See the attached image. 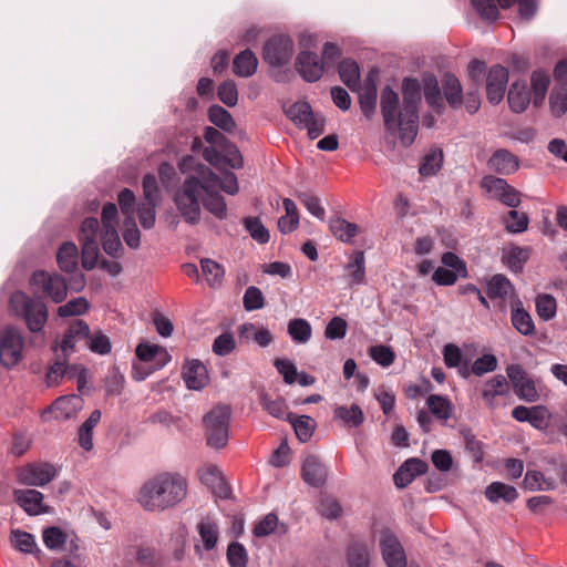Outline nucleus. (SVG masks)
<instances>
[{
	"label": "nucleus",
	"instance_id": "nucleus-34",
	"mask_svg": "<svg viewBox=\"0 0 567 567\" xmlns=\"http://www.w3.org/2000/svg\"><path fill=\"white\" fill-rule=\"evenodd\" d=\"M355 92H359V103L363 115L367 118H371L374 115L377 109L378 93L374 82L369 79L364 86H360V89Z\"/></svg>",
	"mask_w": 567,
	"mask_h": 567
},
{
	"label": "nucleus",
	"instance_id": "nucleus-54",
	"mask_svg": "<svg viewBox=\"0 0 567 567\" xmlns=\"http://www.w3.org/2000/svg\"><path fill=\"white\" fill-rule=\"evenodd\" d=\"M9 542L13 548L23 554L37 555L40 553L33 534H10Z\"/></svg>",
	"mask_w": 567,
	"mask_h": 567
},
{
	"label": "nucleus",
	"instance_id": "nucleus-6",
	"mask_svg": "<svg viewBox=\"0 0 567 567\" xmlns=\"http://www.w3.org/2000/svg\"><path fill=\"white\" fill-rule=\"evenodd\" d=\"M24 346V337L18 328H3L0 331V364L7 369L16 367L23 358Z\"/></svg>",
	"mask_w": 567,
	"mask_h": 567
},
{
	"label": "nucleus",
	"instance_id": "nucleus-46",
	"mask_svg": "<svg viewBox=\"0 0 567 567\" xmlns=\"http://www.w3.org/2000/svg\"><path fill=\"white\" fill-rule=\"evenodd\" d=\"M101 239L103 250L111 257H120L123 247L116 227L102 228Z\"/></svg>",
	"mask_w": 567,
	"mask_h": 567
},
{
	"label": "nucleus",
	"instance_id": "nucleus-13",
	"mask_svg": "<svg viewBox=\"0 0 567 567\" xmlns=\"http://www.w3.org/2000/svg\"><path fill=\"white\" fill-rule=\"evenodd\" d=\"M83 399L80 395L71 394L61 396L43 412L42 417L49 420V415H53L55 420H69L74 417L83 409Z\"/></svg>",
	"mask_w": 567,
	"mask_h": 567
},
{
	"label": "nucleus",
	"instance_id": "nucleus-55",
	"mask_svg": "<svg viewBox=\"0 0 567 567\" xmlns=\"http://www.w3.org/2000/svg\"><path fill=\"white\" fill-rule=\"evenodd\" d=\"M203 275L210 287H217L224 278V268L216 261L206 258L200 261Z\"/></svg>",
	"mask_w": 567,
	"mask_h": 567
},
{
	"label": "nucleus",
	"instance_id": "nucleus-4",
	"mask_svg": "<svg viewBox=\"0 0 567 567\" xmlns=\"http://www.w3.org/2000/svg\"><path fill=\"white\" fill-rule=\"evenodd\" d=\"M202 178H186L174 196V203L187 224L196 225L200 219L199 197L202 195Z\"/></svg>",
	"mask_w": 567,
	"mask_h": 567
},
{
	"label": "nucleus",
	"instance_id": "nucleus-48",
	"mask_svg": "<svg viewBox=\"0 0 567 567\" xmlns=\"http://www.w3.org/2000/svg\"><path fill=\"white\" fill-rule=\"evenodd\" d=\"M349 274V285H362L365 281V260L363 251L354 254L353 259L347 265Z\"/></svg>",
	"mask_w": 567,
	"mask_h": 567
},
{
	"label": "nucleus",
	"instance_id": "nucleus-25",
	"mask_svg": "<svg viewBox=\"0 0 567 567\" xmlns=\"http://www.w3.org/2000/svg\"><path fill=\"white\" fill-rule=\"evenodd\" d=\"M44 545L61 553L73 554L79 549L76 534H43Z\"/></svg>",
	"mask_w": 567,
	"mask_h": 567
},
{
	"label": "nucleus",
	"instance_id": "nucleus-2",
	"mask_svg": "<svg viewBox=\"0 0 567 567\" xmlns=\"http://www.w3.org/2000/svg\"><path fill=\"white\" fill-rule=\"evenodd\" d=\"M187 495V481L176 472L158 473L143 483L137 503L147 512L162 513L177 506Z\"/></svg>",
	"mask_w": 567,
	"mask_h": 567
},
{
	"label": "nucleus",
	"instance_id": "nucleus-49",
	"mask_svg": "<svg viewBox=\"0 0 567 567\" xmlns=\"http://www.w3.org/2000/svg\"><path fill=\"white\" fill-rule=\"evenodd\" d=\"M86 341V347L90 351L104 355L110 353L112 346L109 337L104 334L102 331H93L89 330L87 336L83 338Z\"/></svg>",
	"mask_w": 567,
	"mask_h": 567
},
{
	"label": "nucleus",
	"instance_id": "nucleus-29",
	"mask_svg": "<svg viewBox=\"0 0 567 567\" xmlns=\"http://www.w3.org/2000/svg\"><path fill=\"white\" fill-rule=\"evenodd\" d=\"M444 99L452 109H458L463 103V89L460 80L452 73H445L442 79Z\"/></svg>",
	"mask_w": 567,
	"mask_h": 567
},
{
	"label": "nucleus",
	"instance_id": "nucleus-28",
	"mask_svg": "<svg viewBox=\"0 0 567 567\" xmlns=\"http://www.w3.org/2000/svg\"><path fill=\"white\" fill-rule=\"evenodd\" d=\"M512 306V324L524 336H530L535 331V326L530 315L523 308L520 299H514Z\"/></svg>",
	"mask_w": 567,
	"mask_h": 567
},
{
	"label": "nucleus",
	"instance_id": "nucleus-56",
	"mask_svg": "<svg viewBox=\"0 0 567 567\" xmlns=\"http://www.w3.org/2000/svg\"><path fill=\"white\" fill-rule=\"evenodd\" d=\"M505 229L512 234H519L527 229L529 224V218L527 214L520 213L518 210L512 209L508 212L507 216L504 218Z\"/></svg>",
	"mask_w": 567,
	"mask_h": 567
},
{
	"label": "nucleus",
	"instance_id": "nucleus-47",
	"mask_svg": "<svg viewBox=\"0 0 567 567\" xmlns=\"http://www.w3.org/2000/svg\"><path fill=\"white\" fill-rule=\"evenodd\" d=\"M289 422L292 424L297 437L301 442H307L313 434L316 422L308 415L292 416L289 415Z\"/></svg>",
	"mask_w": 567,
	"mask_h": 567
},
{
	"label": "nucleus",
	"instance_id": "nucleus-21",
	"mask_svg": "<svg viewBox=\"0 0 567 567\" xmlns=\"http://www.w3.org/2000/svg\"><path fill=\"white\" fill-rule=\"evenodd\" d=\"M183 379L188 389L202 390L208 383L207 369L200 361L192 360L183 368Z\"/></svg>",
	"mask_w": 567,
	"mask_h": 567
},
{
	"label": "nucleus",
	"instance_id": "nucleus-11",
	"mask_svg": "<svg viewBox=\"0 0 567 567\" xmlns=\"http://www.w3.org/2000/svg\"><path fill=\"white\" fill-rule=\"evenodd\" d=\"M56 468L49 463L29 464L19 472V482L28 486L42 487L54 480Z\"/></svg>",
	"mask_w": 567,
	"mask_h": 567
},
{
	"label": "nucleus",
	"instance_id": "nucleus-16",
	"mask_svg": "<svg viewBox=\"0 0 567 567\" xmlns=\"http://www.w3.org/2000/svg\"><path fill=\"white\" fill-rule=\"evenodd\" d=\"M13 498L29 515H40L50 512V507L43 504V494L37 489H14Z\"/></svg>",
	"mask_w": 567,
	"mask_h": 567
},
{
	"label": "nucleus",
	"instance_id": "nucleus-45",
	"mask_svg": "<svg viewBox=\"0 0 567 567\" xmlns=\"http://www.w3.org/2000/svg\"><path fill=\"white\" fill-rule=\"evenodd\" d=\"M529 258V249L524 247H511L504 251L503 259L508 268L514 272L522 271L524 264Z\"/></svg>",
	"mask_w": 567,
	"mask_h": 567
},
{
	"label": "nucleus",
	"instance_id": "nucleus-15",
	"mask_svg": "<svg viewBox=\"0 0 567 567\" xmlns=\"http://www.w3.org/2000/svg\"><path fill=\"white\" fill-rule=\"evenodd\" d=\"M89 333V324L83 320L73 321L68 330L64 332L61 342L54 348L59 354L68 360V358L75 351V344L79 340H84Z\"/></svg>",
	"mask_w": 567,
	"mask_h": 567
},
{
	"label": "nucleus",
	"instance_id": "nucleus-58",
	"mask_svg": "<svg viewBox=\"0 0 567 567\" xmlns=\"http://www.w3.org/2000/svg\"><path fill=\"white\" fill-rule=\"evenodd\" d=\"M442 163L443 152L433 150L423 157L419 172L422 176L434 175L441 168Z\"/></svg>",
	"mask_w": 567,
	"mask_h": 567
},
{
	"label": "nucleus",
	"instance_id": "nucleus-30",
	"mask_svg": "<svg viewBox=\"0 0 567 567\" xmlns=\"http://www.w3.org/2000/svg\"><path fill=\"white\" fill-rule=\"evenodd\" d=\"M443 360L447 368H457L463 378L470 377L468 360L464 359L461 349L454 343H447L443 348Z\"/></svg>",
	"mask_w": 567,
	"mask_h": 567
},
{
	"label": "nucleus",
	"instance_id": "nucleus-31",
	"mask_svg": "<svg viewBox=\"0 0 567 567\" xmlns=\"http://www.w3.org/2000/svg\"><path fill=\"white\" fill-rule=\"evenodd\" d=\"M258 59L252 51L246 49L238 53L233 62V71L237 76L249 78L257 71Z\"/></svg>",
	"mask_w": 567,
	"mask_h": 567
},
{
	"label": "nucleus",
	"instance_id": "nucleus-3",
	"mask_svg": "<svg viewBox=\"0 0 567 567\" xmlns=\"http://www.w3.org/2000/svg\"><path fill=\"white\" fill-rule=\"evenodd\" d=\"M9 307L14 316L24 320L29 331L34 334L29 340V344L42 347L45 341L41 332L49 318L47 305L42 299L32 298L23 291H16L10 297Z\"/></svg>",
	"mask_w": 567,
	"mask_h": 567
},
{
	"label": "nucleus",
	"instance_id": "nucleus-8",
	"mask_svg": "<svg viewBox=\"0 0 567 567\" xmlns=\"http://www.w3.org/2000/svg\"><path fill=\"white\" fill-rule=\"evenodd\" d=\"M202 197L204 207L218 219L227 217V206L224 197L218 193V175L206 168L202 172Z\"/></svg>",
	"mask_w": 567,
	"mask_h": 567
},
{
	"label": "nucleus",
	"instance_id": "nucleus-59",
	"mask_svg": "<svg viewBox=\"0 0 567 567\" xmlns=\"http://www.w3.org/2000/svg\"><path fill=\"white\" fill-rule=\"evenodd\" d=\"M157 204L158 203L144 202V200H142L138 204L136 212H137L140 224L144 229H151L154 227L155 219H156Z\"/></svg>",
	"mask_w": 567,
	"mask_h": 567
},
{
	"label": "nucleus",
	"instance_id": "nucleus-22",
	"mask_svg": "<svg viewBox=\"0 0 567 567\" xmlns=\"http://www.w3.org/2000/svg\"><path fill=\"white\" fill-rule=\"evenodd\" d=\"M509 392V385L504 375L497 374L485 382L482 399L492 410L496 408V398L505 396Z\"/></svg>",
	"mask_w": 567,
	"mask_h": 567
},
{
	"label": "nucleus",
	"instance_id": "nucleus-60",
	"mask_svg": "<svg viewBox=\"0 0 567 567\" xmlns=\"http://www.w3.org/2000/svg\"><path fill=\"white\" fill-rule=\"evenodd\" d=\"M246 230L249 233L252 239L259 244H266L269 241V231L262 225L257 217H247L244 219Z\"/></svg>",
	"mask_w": 567,
	"mask_h": 567
},
{
	"label": "nucleus",
	"instance_id": "nucleus-61",
	"mask_svg": "<svg viewBox=\"0 0 567 567\" xmlns=\"http://www.w3.org/2000/svg\"><path fill=\"white\" fill-rule=\"evenodd\" d=\"M227 560L230 567H247L248 554L238 542H233L227 548Z\"/></svg>",
	"mask_w": 567,
	"mask_h": 567
},
{
	"label": "nucleus",
	"instance_id": "nucleus-52",
	"mask_svg": "<svg viewBox=\"0 0 567 567\" xmlns=\"http://www.w3.org/2000/svg\"><path fill=\"white\" fill-rule=\"evenodd\" d=\"M536 312L544 321H549L555 318L557 312L556 299L548 293H542L535 300Z\"/></svg>",
	"mask_w": 567,
	"mask_h": 567
},
{
	"label": "nucleus",
	"instance_id": "nucleus-41",
	"mask_svg": "<svg viewBox=\"0 0 567 567\" xmlns=\"http://www.w3.org/2000/svg\"><path fill=\"white\" fill-rule=\"evenodd\" d=\"M329 227L331 233L343 243L351 241L359 233V226L357 224L349 223L340 217L331 219Z\"/></svg>",
	"mask_w": 567,
	"mask_h": 567
},
{
	"label": "nucleus",
	"instance_id": "nucleus-12",
	"mask_svg": "<svg viewBox=\"0 0 567 567\" xmlns=\"http://www.w3.org/2000/svg\"><path fill=\"white\" fill-rule=\"evenodd\" d=\"M506 371L507 377L513 383L515 393L519 399L527 402H535L538 400L539 394L536 390L535 382L527 375L520 365H509Z\"/></svg>",
	"mask_w": 567,
	"mask_h": 567
},
{
	"label": "nucleus",
	"instance_id": "nucleus-63",
	"mask_svg": "<svg viewBox=\"0 0 567 567\" xmlns=\"http://www.w3.org/2000/svg\"><path fill=\"white\" fill-rule=\"evenodd\" d=\"M123 239L125 244L132 249H136L140 247L141 231L136 225L135 217H128V219H124Z\"/></svg>",
	"mask_w": 567,
	"mask_h": 567
},
{
	"label": "nucleus",
	"instance_id": "nucleus-37",
	"mask_svg": "<svg viewBox=\"0 0 567 567\" xmlns=\"http://www.w3.org/2000/svg\"><path fill=\"white\" fill-rule=\"evenodd\" d=\"M339 75L351 91L360 89V69L355 61L351 59L342 60L339 64Z\"/></svg>",
	"mask_w": 567,
	"mask_h": 567
},
{
	"label": "nucleus",
	"instance_id": "nucleus-44",
	"mask_svg": "<svg viewBox=\"0 0 567 567\" xmlns=\"http://www.w3.org/2000/svg\"><path fill=\"white\" fill-rule=\"evenodd\" d=\"M288 334L296 343H307L312 334L310 323L306 319H291L288 323Z\"/></svg>",
	"mask_w": 567,
	"mask_h": 567
},
{
	"label": "nucleus",
	"instance_id": "nucleus-39",
	"mask_svg": "<svg viewBox=\"0 0 567 567\" xmlns=\"http://www.w3.org/2000/svg\"><path fill=\"white\" fill-rule=\"evenodd\" d=\"M239 337L254 341L258 346L265 348L272 342V334L266 328H257L254 323H245L239 328Z\"/></svg>",
	"mask_w": 567,
	"mask_h": 567
},
{
	"label": "nucleus",
	"instance_id": "nucleus-50",
	"mask_svg": "<svg viewBox=\"0 0 567 567\" xmlns=\"http://www.w3.org/2000/svg\"><path fill=\"white\" fill-rule=\"evenodd\" d=\"M259 401L262 409L271 416L277 419H285L287 416L289 419L290 414L287 412V404L282 398L271 399L267 393L262 392Z\"/></svg>",
	"mask_w": 567,
	"mask_h": 567
},
{
	"label": "nucleus",
	"instance_id": "nucleus-27",
	"mask_svg": "<svg viewBox=\"0 0 567 567\" xmlns=\"http://www.w3.org/2000/svg\"><path fill=\"white\" fill-rule=\"evenodd\" d=\"M422 87L427 105L441 112L444 109V104L436 76L432 73H424L422 76Z\"/></svg>",
	"mask_w": 567,
	"mask_h": 567
},
{
	"label": "nucleus",
	"instance_id": "nucleus-64",
	"mask_svg": "<svg viewBox=\"0 0 567 567\" xmlns=\"http://www.w3.org/2000/svg\"><path fill=\"white\" fill-rule=\"evenodd\" d=\"M89 302L84 297H78L58 308V315L62 318L81 316L86 312Z\"/></svg>",
	"mask_w": 567,
	"mask_h": 567
},
{
	"label": "nucleus",
	"instance_id": "nucleus-24",
	"mask_svg": "<svg viewBox=\"0 0 567 567\" xmlns=\"http://www.w3.org/2000/svg\"><path fill=\"white\" fill-rule=\"evenodd\" d=\"M487 296L491 299L509 300L511 305L514 302V299H519L515 293L512 282L503 275L492 277L487 285Z\"/></svg>",
	"mask_w": 567,
	"mask_h": 567
},
{
	"label": "nucleus",
	"instance_id": "nucleus-23",
	"mask_svg": "<svg viewBox=\"0 0 567 567\" xmlns=\"http://www.w3.org/2000/svg\"><path fill=\"white\" fill-rule=\"evenodd\" d=\"M487 165L491 171L501 175L515 173L519 167L518 158L507 150H497L488 159Z\"/></svg>",
	"mask_w": 567,
	"mask_h": 567
},
{
	"label": "nucleus",
	"instance_id": "nucleus-5",
	"mask_svg": "<svg viewBox=\"0 0 567 567\" xmlns=\"http://www.w3.org/2000/svg\"><path fill=\"white\" fill-rule=\"evenodd\" d=\"M230 411L227 406L214 408L204 419L207 444L214 449H221L228 442Z\"/></svg>",
	"mask_w": 567,
	"mask_h": 567
},
{
	"label": "nucleus",
	"instance_id": "nucleus-9",
	"mask_svg": "<svg viewBox=\"0 0 567 567\" xmlns=\"http://www.w3.org/2000/svg\"><path fill=\"white\" fill-rule=\"evenodd\" d=\"M481 187L488 195L501 200L508 207L516 208L520 204V194L512 187L505 179L492 175L485 176L481 181Z\"/></svg>",
	"mask_w": 567,
	"mask_h": 567
},
{
	"label": "nucleus",
	"instance_id": "nucleus-33",
	"mask_svg": "<svg viewBox=\"0 0 567 567\" xmlns=\"http://www.w3.org/2000/svg\"><path fill=\"white\" fill-rule=\"evenodd\" d=\"M79 250L74 243L66 241L61 245L56 254V261L64 272H74L78 268Z\"/></svg>",
	"mask_w": 567,
	"mask_h": 567
},
{
	"label": "nucleus",
	"instance_id": "nucleus-14",
	"mask_svg": "<svg viewBox=\"0 0 567 567\" xmlns=\"http://www.w3.org/2000/svg\"><path fill=\"white\" fill-rule=\"evenodd\" d=\"M508 83V71L502 65H493L486 78V95L491 104L497 105L504 99Z\"/></svg>",
	"mask_w": 567,
	"mask_h": 567
},
{
	"label": "nucleus",
	"instance_id": "nucleus-35",
	"mask_svg": "<svg viewBox=\"0 0 567 567\" xmlns=\"http://www.w3.org/2000/svg\"><path fill=\"white\" fill-rule=\"evenodd\" d=\"M426 405L432 415L443 423H446V421L452 416L453 404L447 396L431 394L426 399Z\"/></svg>",
	"mask_w": 567,
	"mask_h": 567
},
{
	"label": "nucleus",
	"instance_id": "nucleus-62",
	"mask_svg": "<svg viewBox=\"0 0 567 567\" xmlns=\"http://www.w3.org/2000/svg\"><path fill=\"white\" fill-rule=\"evenodd\" d=\"M82 250V267L85 270H92L96 265L100 256L99 243L97 241H86L81 243Z\"/></svg>",
	"mask_w": 567,
	"mask_h": 567
},
{
	"label": "nucleus",
	"instance_id": "nucleus-20",
	"mask_svg": "<svg viewBox=\"0 0 567 567\" xmlns=\"http://www.w3.org/2000/svg\"><path fill=\"white\" fill-rule=\"evenodd\" d=\"M200 481L220 498H228L230 488L226 484L221 472L215 465H206L199 471Z\"/></svg>",
	"mask_w": 567,
	"mask_h": 567
},
{
	"label": "nucleus",
	"instance_id": "nucleus-1",
	"mask_svg": "<svg viewBox=\"0 0 567 567\" xmlns=\"http://www.w3.org/2000/svg\"><path fill=\"white\" fill-rule=\"evenodd\" d=\"M403 105L391 86L381 91L380 105L386 133H399L403 145L414 142L419 128V104L421 102V84L416 79L406 78L402 82Z\"/></svg>",
	"mask_w": 567,
	"mask_h": 567
},
{
	"label": "nucleus",
	"instance_id": "nucleus-32",
	"mask_svg": "<svg viewBox=\"0 0 567 567\" xmlns=\"http://www.w3.org/2000/svg\"><path fill=\"white\" fill-rule=\"evenodd\" d=\"M485 496L492 503H512L518 497L517 489L502 482H493L485 488Z\"/></svg>",
	"mask_w": 567,
	"mask_h": 567
},
{
	"label": "nucleus",
	"instance_id": "nucleus-57",
	"mask_svg": "<svg viewBox=\"0 0 567 567\" xmlns=\"http://www.w3.org/2000/svg\"><path fill=\"white\" fill-rule=\"evenodd\" d=\"M312 109L307 102H297L287 110V116L299 127L312 118Z\"/></svg>",
	"mask_w": 567,
	"mask_h": 567
},
{
	"label": "nucleus",
	"instance_id": "nucleus-40",
	"mask_svg": "<svg viewBox=\"0 0 567 567\" xmlns=\"http://www.w3.org/2000/svg\"><path fill=\"white\" fill-rule=\"evenodd\" d=\"M334 419L340 420L344 425L350 427H358L364 421V415L361 408L357 404L351 406H337L334 409Z\"/></svg>",
	"mask_w": 567,
	"mask_h": 567
},
{
	"label": "nucleus",
	"instance_id": "nucleus-51",
	"mask_svg": "<svg viewBox=\"0 0 567 567\" xmlns=\"http://www.w3.org/2000/svg\"><path fill=\"white\" fill-rule=\"evenodd\" d=\"M208 118L214 125L226 132H231L236 126L230 113L219 105L208 109Z\"/></svg>",
	"mask_w": 567,
	"mask_h": 567
},
{
	"label": "nucleus",
	"instance_id": "nucleus-10",
	"mask_svg": "<svg viewBox=\"0 0 567 567\" xmlns=\"http://www.w3.org/2000/svg\"><path fill=\"white\" fill-rule=\"evenodd\" d=\"M292 41L284 35L271 38L264 47L262 58L274 68L287 64L292 55Z\"/></svg>",
	"mask_w": 567,
	"mask_h": 567
},
{
	"label": "nucleus",
	"instance_id": "nucleus-36",
	"mask_svg": "<svg viewBox=\"0 0 567 567\" xmlns=\"http://www.w3.org/2000/svg\"><path fill=\"white\" fill-rule=\"evenodd\" d=\"M523 485L530 492L537 491H554L557 486L555 478L546 477L544 473L539 471L528 470L524 476Z\"/></svg>",
	"mask_w": 567,
	"mask_h": 567
},
{
	"label": "nucleus",
	"instance_id": "nucleus-26",
	"mask_svg": "<svg viewBox=\"0 0 567 567\" xmlns=\"http://www.w3.org/2000/svg\"><path fill=\"white\" fill-rule=\"evenodd\" d=\"M507 102L515 113H523L530 103V93L524 81H515L507 94Z\"/></svg>",
	"mask_w": 567,
	"mask_h": 567
},
{
	"label": "nucleus",
	"instance_id": "nucleus-17",
	"mask_svg": "<svg viewBox=\"0 0 567 567\" xmlns=\"http://www.w3.org/2000/svg\"><path fill=\"white\" fill-rule=\"evenodd\" d=\"M380 547L388 567H406L405 551L394 534H384Z\"/></svg>",
	"mask_w": 567,
	"mask_h": 567
},
{
	"label": "nucleus",
	"instance_id": "nucleus-19",
	"mask_svg": "<svg viewBox=\"0 0 567 567\" xmlns=\"http://www.w3.org/2000/svg\"><path fill=\"white\" fill-rule=\"evenodd\" d=\"M301 475L308 485L320 487L327 482L328 468L319 456L308 455L303 460Z\"/></svg>",
	"mask_w": 567,
	"mask_h": 567
},
{
	"label": "nucleus",
	"instance_id": "nucleus-38",
	"mask_svg": "<svg viewBox=\"0 0 567 567\" xmlns=\"http://www.w3.org/2000/svg\"><path fill=\"white\" fill-rule=\"evenodd\" d=\"M532 87L534 92L533 104L535 107H540L544 104L550 79L547 72L537 70L530 76Z\"/></svg>",
	"mask_w": 567,
	"mask_h": 567
},
{
	"label": "nucleus",
	"instance_id": "nucleus-43",
	"mask_svg": "<svg viewBox=\"0 0 567 567\" xmlns=\"http://www.w3.org/2000/svg\"><path fill=\"white\" fill-rule=\"evenodd\" d=\"M549 107L555 117H560L567 112V86L555 85L549 94Z\"/></svg>",
	"mask_w": 567,
	"mask_h": 567
},
{
	"label": "nucleus",
	"instance_id": "nucleus-42",
	"mask_svg": "<svg viewBox=\"0 0 567 567\" xmlns=\"http://www.w3.org/2000/svg\"><path fill=\"white\" fill-rule=\"evenodd\" d=\"M101 411L94 410L79 430V443L85 451L93 447L92 431L101 420Z\"/></svg>",
	"mask_w": 567,
	"mask_h": 567
},
{
	"label": "nucleus",
	"instance_id": "nucleus-53",
	"mask_svg": "<svg viewBox=\"0 0 567 567\" xmlns=\"http://www.w3.org/2000/svg\"><path fill=\"white\" fill-rule=\"evenodd\" d=\"M349 567H369L370 549L367 545L354 543L348 550Z\"/></svg>",
	"mask_w": 567,
	"mask_h": 567
},
{
	"label": "nucleus",
	"instance_id": "nucleus-18",
	"mask_svg": "<svg viewBox=\"0 0 567 567\" xmlns=\"http://www.w3.org/2000/svg\"><path fill=\"white\" fill-rule=\"evenodd\" d=\"M296 70L305 81L316 82L322 76L324 69L316 53L301 51L297 56Z\"/></svg>",
	"mask_w": 567,
	"mask_h": 567
},
{
	"label": "nucleus",
	"instance_id": "nucleus-7",
	"mask_svg": "<svg viewBox=\"0 0 567 567\" xmlns=\"http://www.w3.org/2000/svg\"><path fill=\"white\" fill-rule=\"evenodd\" d=\"M33 293H42L53 302H62L68 295L65 279L59 274H50L44 270L34 271L30 278Z\"/></svg>",
	"mask_w": 567,
	"mask_h": 567
}]
</instances>
